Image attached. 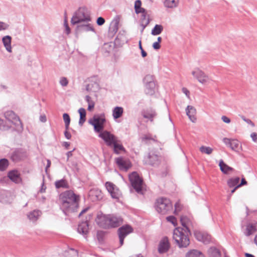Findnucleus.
<instances>
[{
    "label": "nucleus",
    "instance_id": "obj_1",
    "mask_svg": "<svg viewBox=\"0 0 257 257\" xmlns=\"http://www.w3.org/2000/svg\"><path fill=\"white\" fill-rule=\"evenodd\" d=\"M180 221L183 227H178L174 230L173 238L180 248L187 247L190 244L189 235L191 234L192 222L186 216H181Z\"/></svg>",
    "mask_w": 257,
    "mask_h": 257
},
{
    "label": "nucleus",
    "instance_id": "obj_2",
    "mask_svg": "<svg viewBox=\"0 0 257 257\" xmlns=\"http://www.w3.org/2000/svg\"><path fill=\"white\" fill-rule=\"evenodd\" d=\"M79 199V196L71 190L66 191L60 195V207L66 215L70 212L77 211Z\"/></svg>",
    "mask_w": 257,
    "mask_h": 257
},
{
    "label": "nucleus",
    "instance_id": "obj_3",
    "mask_svg": "<svg viewBox=\"0 0 257 257\" xmlns=\"http://www.w3.org/2000/svg\"><path fill=\"white\" fill-rule=\"evenodd\" d=\"M98 225L104 229L116 228L120 226L123 222L121 217L113 214H98L95 219Z\"/></svg>",
    "mask_w": 257,
    "mask_h": 257
},
{
    "label": "nucleus",
    "instance_id": "obj_4",
    "mask_svg": "<svg viewBox=\"0 0 257 257\" xmlns=\"http://www.w3.org/2000/svg\"><path fill=\"white\" fill-rule=\"evenodd\" d=\"M91 20L90 13L86 7L79 8L73 14L71 23L74 25L82 23H88Z\"/></svg>",
    "mask_w": 257,
    "mask_h": 257
},
{
    "label": "nucleus",
    "instance_id": "obj_5",
    "mask_svg": "<svg viewBox=\"0 0 257 257\" xmlns=\"http://www.w3.org/2000/svg\"><path fill=\"white\" fill-rule=\"evenodd\" d=\"M105 122L106 119L104 113L94 115L88 121L89 123L93 126L94 131L99 134L103 131Z\"/></svg>",
    "mask_w": 257,
    "mask_h": 257
},
{
    "label": "nucleus",
    "instance_id": "obj_6",
    "mask_svg": "<svg viewBox=\"0 0 257 257\" xmlns=\"http://www.w3.org/2000/svg\"><path fill=\"white\" fill-rule=\"evenodd\" d=\"M172 204L169 199L161 198L157 200L155 208L157 211L161 214H166L172 209Z\"/></svg>",
    "mask_w": 257,
    "mask_h": 257
},
{
    "label": "nucleus",
    "instance_id": "obj_7",
    "mask_svg": "<svg viewBox=\"0 0 257 257\" xmlns=\"http://www.w3.org/2000/svg\"><path fill=\"white\" fill-rule=\"evenodd\" d=\"M6 118L11 122L14 125L17 132H21L23 130L22 123L19 117L13 111H7L5 113Z\"/></svg>",
    "mask_w": 257,
    "mask_h": 257
},
{
    "label": "nucleus",
    "instance_id": "obj_8",
    "mask_svg": "<svg viewBox=\"0 0 257 257\" xmlns=\"http://www.w3.org/2000/svg\"><path fill=\"white\" fill-rule=\"evenodd\" d=\"M129 180L132 187L139 194H143L142 185L143 181L136 172H132L129 175Z\"/></svg>",
    "mask_w": 257,
    "mask_h": 257
},
{
    "label": "nucleus",
    "instance_id": "obj_9",
    "mask_svg": "<svg viewBox=\"0 0 257 257\" xmlns=\"http://www.w3.org/2000/svg\"><path fill=\"white\" fill-rule=\"evenodd\" d=\"M162 157L156 152L151 151L144 159L145 164L149 165L153 167H157L161 162Z\"/></svg>",
    "mask_w": 257,
    "mask_h": 257
},
{
    "label": "nucleus",
    "instance_id": "obj_10",
    "mask_svg": "<svg viewBox=\"0 0 257 257\" xmlns=\"http://www.w3.org/2000/svg\"><path fill=\"white\" fill-rule=\"evenodd\" d=\"M144 82L146 93L150 95H153L155 93L156 87L153 76L151 75H146L144 78Z\"/></svg>",
    "mask_w": 257,
    "mask_h": 257
},
{
    "label": "nucleus",
    "instance_id": "obj_11",
    "mask_svg": "<svg viewBox=\"0 0 257 257\" xmlns=\"http://www.w3.org/2000/svg\"><path fill=\"white\" fill-rule=\"evenodd\" d=\"M98 137L103 140L106 146L109 147H111L115 141L118 139L117 137L106 130L100 132Z\"/></svg>",
    "mask_w": 257,
    "mask_h": 257
},
{
    "label": "nucleus",
    "instance_id": "obj_12",
    "mask_svg": "<svg viewBox=\"0 0 257 257\" xmlns=\"http://www.w3.org/2000/svg\"><path fill=\"white\" fill-rule=\"evenodd\" d=\"M223 142L228 147H229L232 150L235 152L239 153L242 150L241 145L237 140L225 138L223 139Z\"/></svg>",
    "mask_w": 257,
    "mask_h": 257
},
{
    "label": "nucleus",
    "instance_id": "obj_13",
    "mask_svg": "<svg viewBox=\"0 0 257 257\" xmlns=\"http://www.w3.org/2000/svg\"><path fill=\"white\" fill-rule=\"evenodd\" d=\"M133 231V228L129 225H124L118 228L117 232L120 245H123L124 238Z\"/></svg>",
    "mask_w": 257,
    "mask_h": 257
},
{
    "label": "nucleus",
    "instance_id": "obj_14",
    "mask_svg": "<svg viewBox=\"0 0 257 257\" xmlns=\"http://www.w3.org/2000/svg\"><path fill=\"white\" fill-rule=\"evenodd\" d=\"M191 73L194 77L202 84H205L209 81V77L203 71L198 68H195L192 71Z\"/></svg>",
    "mask_w": 257,
    "mask_h": 257
},
{
    "label": "nucleus",
    "instance_id": "obj_15",
    "mask_svg": "<svg viewBox=\"0 0 257 257\" xmlns=\"http://www.w3.org/2000/svg\"><path fill=\"white\" fill-rule=\"evenodd\" d=\"M105 187L108 193L110 194L111 197L113 199H118L119 196V191L117 187L112 183L106 182L105 183Z\"/></svg>",
    "mask_w": 257,
    "mask_h": 257
},
{
    "label": "nucleus",
    "instance_id": "obj_16",
    "mask_svg": "<svg viewBox=\"0 0 257 257\" xmlns=\"http://www.w3.org/2000/svg\"><path fill=\"white\" fill-rule=\"evenodd\" d=\"M194 234L197 240L205 244L209 243L211 240L210 235L205 232L195 230L194 232Z\"/></svg>",
    "mask_w": 257,
    "mask_h": 257
},
{
    "label": "nucleus",
    "instance_id": "obj_17",
    "mask_svg": "<svg viewBox=\"0 0 257 257\" xmlns=\"http://www.w3.org/2000/svg\"><path fill=\"white\" fill-rule=\"evenodd\" d=\"M120 17L119 16H115L110 23L108 35L110 37H113L118 31V24L119 23Z\"/></svg>",
    "mask_w": 257,
    "mask_h": 257
},
{
    "label": "nucleus",
    "instance_id": "obj_18",
    "mask_svg": "<svg viewBox=\"0 0 257 257\" xmlns=\"http://www.w3.org/2000/svg\"><path fill=\"white\" fill-rule=\"evenodd\" d=\"M141 114L144 118L152 122L157 116V113L155 109L150 107L143 110Z\"/></svg>",
    "mask_w": 257,
    "mask_h": 257
},
{
    "label": "nucleus",
    "instance_id": "obj_19",
    "mask_svg": "<svg viewBox=\"0 0 257 257\" xmlns=\"http://www.w3.org/2000/svg\"><path fill=\"white\" fill-rule=\"evenodd\" d=\"M170 247V243L167 237H164L160 241L158 245V252L160 253L167 252Z\"/></svg>",
    "mask_w": 257,
    "mask_h": 257
},
{
    "label": "nucleus",
    "instance_id": "obj_20",
    "mask_svg": "<svg viewBox=\"0 0 257 257\" xmlns=\"http://www.w3.org/2000/svg\"><path fill=\"white\" fill-rule=\"evenodd\" d=\"M26 157V152L21 149H17L11 154V158L14 162H18Z\"/></svg>",
    "mask_w": 257,
    "mask_h": 257
},
{
    "label": "nucleus",
    "instance_id": "obj_21",
    "mask_svg": "<svg viewBox=\"0 0 257 257\" xmlns=\"http://www.w3.org/2000/svg\"><path fill=\"white\" fill-rule=\"evenodd\" d=\"M257 231L256 224L254 223H248L243 229V234L247 237L254 234Z\"/></svg>",
    "mask_w": 257,
    "mask_h": 257
},
{
    "label": "nucleus",
    "instance_id": "obj_22",
    "mask_svg": "<svg viewBox=\"0 0 257 257\" xmlns=\"http://www.w3.org/2000/svg\"><path fill=\"white\" fill-rule=\"evenodd\" d=\"M8 177L12 182L16 184H20L22 182L20 173L17 170L10 171L8 173Z\"/></svg>",
    "mask_w": 257,
    "mask_h": 257
},
{
    "label": "nucleus",
    "instance_id": "obj_23",
    "mask_svg": "<svg viewBox=\"0 0 257 257\" xmlns=\"http://www.w3.org/2000/svg\"><path fill=\"white\" fill-rule=\"evenodd\" d=\"M115 162L120 170L127 171L131 167L129 162L125 161L122 157H118L115 159Z\"/></svg>",
    "mask_w": 257,
    "mask_h": 257
},
{
    "label": "nucleus",
    "instance_id": "obj_24",
    "mask_svg": "<svg viewBox=\"0 0 257 257\" xmlns=\"http://www.w3.org/2000/svg\"><path fill=\"white\" fill-rule=\"evenodd\" d=\"M186 111L190 120L192 122H195L196 121V117L195 116L196 110L195 107L191 105H188L186 108Z\"/></svg>",
    "mask_w": 257,
    "mask_h": 257
},
{
    "label": "nucleus",
    "instance_id": "obj_25",
    "mask_svg": "<svg viewBox=\"0 0 257 257\" xmlns=\"http://www.w3.org/2000/svg\"><path fill=\"white\" fill-rule=\"evenodd\" d=\"M89 225L87 221H82L78 225L77 228L78 232L85 236L88 232Z\"/></svg>",
    "mask_w": 257,
    "mask_h": 257
},
{
    "label": "nucleus",
    "instance_id": "obj_26",
    "mask_svg": "<svg viewBox=\"0 0 257 257\" xmlns=\"http://www.w3.org/2000/svg\"><path fill=\"white\" fill-rule=\"evenodd\" d=\"M42 212L39 209H35L27 214L28 219L32 222H36L41 215Z\"/></svg>",
    "mask_w": 257,
    "mask_h": 257
},
{
    "label": "nucleus",
    "instance_id": "obj_27",
    "mask_svg": "<svg viewBox=\"0 0 257 257\" xmlns=\"http://www.w3.org/2000/svg\"><path fill=\"white\" fill-rule=\"evenodd\" d=\"M3 44L6 48V50L9 53L12 52V48L11 46L12 37L10 36L7 35L2 38Z\"/></svg>",
    "mask_w": 257,
    "mask_h": 257
},
{
    "label": "nucleus",
    "instance_id": "obj_28",
    "mask_svg": "<svg viewBox=\"0 0 257 257\" xmlns=\"http://www.w3.org/2000/svg\"><path fill=\"white\" fill-rule=\"evenodd\" d=\"M111 147L113 148L114 153L117 155L119 154L121 152L125 151V148L121 144L120 141L118 139L115 141Z\"/></svg>",
    "mask_w": 257,
    "mask_h": 257
},
{
    "label": "nucleus",
    "instance_id": "obj_29",
    "mask_svg": "<svg viewBox=\"0 0 257 257\" xmlns=\"http://www.w3.org/2000/svg\"><path fill=\"white\" fill-rule=\"evenodd\" d=\"M219 166L221 172L225 174H229L230 172H233L234 169L225 164L222 160H220Z\"/></svg>",
    "mask_w": 257,
    "mask_h": 257
},
{
    "label": "nucleus",
    "instance_id": "obj_30",
    "mask_svg": "<svg viewBox=\"0 0 257 257\" xmlns=\"http://www.w3.org/2000/svg\"><path fill=\"white\" fill-rule=\"evenodd\" d=\"M127 42L125 37V32L124 31H120L115 39V43L118 45L123 44Z\"/></svg>",
    "mask_w": 257,
    "mask_h": 257
},
{
    "label": "nucleus",
    "instance_id": "obj_31",
    "mask_svg": "<svg viewBox=\"0 0 257 257\" xmlns=\"http://www.w3.org/2000/svg\"><path fill=\"white\" fill-rule=\"evenodd\" d=\"M86 24H81L77 26V28L79 30L84 32H89L92 31L94 32V29L93 28L92 25L88 23H86Z\"/></svg>",
    "mask_w": 257,
    "mask_h": 257
},
{
    "label": "nucleus",
    "instance_id": "obj_32",
    "mask_svg": "<svg viewBox=\"0 0 257 257\" xmlns=\"http://www.w3.org/2000/svg\"><path fill=\"white\" fill-rule=\"evenodd\" d=\"M123 112V109L120 106H116L112 110V116L114 119L120 118Z\"/></svg>",
    "mask_w": 257,
    "mask_h": 257
},
{
    "label": "nucleus",
    "instance_id": "obj_33",
    "mask_svg": "<svg viewBox=\"0 0 257 257\" xmlns=\"http://www.w3.org/2000/svg\"><path fill=\"white\" fill-rule=\"evenodd\" d=\"M179 4V0H165L164 5L166 8L173 9L176 8Z\"/></svg>",
    "mask_w": 257,
    "mask_h": 257
},
{
    "label": "nucleus",
    "instance_id": "obj_34",
    "mask_svg": "<svg viewBox=\"0 0 257 257\" xmlns=\"http://www.w3.org/2000/svg\"><path fill=\"white\" fill-rule=\"evenodd\" d=\"M186 257H205L204 254L200 251L193 249L188 251L186 254Z\"/></svg>",
    "mask_w": 257,
    "mask_h": 257
},
{
    "label": "nucleus",
    "instance_id": "obj_35",
    "mask_svg": "<svg viewBox=\"0 0 257 257\" xmlns=\"http://www.w3.org/2000/svg\"><path fill=\"white\" fill-rule=\"evenodd\" d=\"M239 177H232L227 180V184L229 187L233 188L239 184Z\"/></svg>",
    "mask_w": 257,
    "mask_h": 257
},
{
    "label": "nucleus",
    "instance_id": "obj_36",
    "mask_svg": "<svg viewBox=\"0 0 257 257\" xmlns=\"http://www.w3.org/2000/svg\"><path fill=\"white\" fill-rule=\"evenodd\" d=\"M78 112L80 115L79 124L82 125L86 120V110L83 108H80L78 109Z\"/></svg>",
    "mask_w": 257,
    "mask_h": 257
},
{
    "label": "nucleus",
    "instance_id": "obj_37",
    "mask_svg": "<svg viewBox=\"0 0 257 257\" xmlns=\"http://www.w3.org/2000/svg\"><path fill=\"white\" fill-rule=\"evenodd\" d=\"M209 257H220V251L215 247H211L208 249Z\"/></svg>",
    "mask_w": 257,
    "mask_h": 257
},
{
    "label": "nucleus",
    "instance_id": "obj_38",
    "mask_svg": "<svg viewBox=\"0 0 257 257\" xmlns=\"http://www.w3.org/2000/svg\"><path fill=\"white\" fill-rule=\"evenodd\" d=\"M163 31V27L161 25L156 24L151 31V34L153 36L160 35Z\"/></svg>",
    "mask_w": 257,
    "mask_h": 257
},
{
    "label": "nucleus",
    "instance_id": "obj_39",
    "mask_svg": "<svg viewBox=\"0 0 257 257\" xmlns=\"http://www.w3.org/2000/svg\"><path fill=\"white\" fill-rule=\"evenodd\" d=\"M55 187L56 188H69V185L67 181L64 179H61L60 180H58L55 182Z\"/></svg>",
    "mask_w": 257,
    "mask_h": 257
},
{
    "label": "nucleus",
    "instance_id": "obj_40",
    "mask_svg": "<svg viewBox=\"0 0 257 257\" xmlns=\"http://www.w3.org/2000/svg\"><path fill=\"white\" fill-rule=\"evenodd\" d=\"M142 2L141 0H137L135 3V10L136 14H138L142 12H144L146 9L142 8Z\"/></svg>",
    "mask_w": 257,
    "mask_h": 257
},
{
    "label": "nucleus",
    "instance_id": "obj_41",
    "mask_svg": "<svg viewBox=\"0 0 257 257\" xmlns=\"http://www.w3.org/2000/svg\"><path fill=\"white\" fill-rule=\"evenodd\" d=\"M9 166V161L6 159H2L0 160V171H5Z\"/></svg>",
    "mask_w": 257,
    "mask_h": 257
},
{
    "label": "nucleus",
    "instance_id": "obj_42",
    "mask_svg": "<svg viewBox=\"0 0 257 257\" xmlns=\"http://www.w3.org/2000/svg\"><path fill=\"white\" fill-rule=\"evenodd\" d=\"M200 151L202 153H205L207 155H210L212 152V149L209 147H206L202 146L199 149Z\"/></svg>",
    "mask_w": 257,
    "mask_h": 257
},
{
    "label": "nucleus",
    "instance_id": "obj_43",
    "mask_svg": "<svg viewBox=\"0 0 257 257\" xmlns=\"http://www.w3.org/2000/svg\"><path fill=\"white\" fill-rule=\"evenodd\" d=\"M68 253L71 254L72 257H78V250L72 248H69L68 250L65 251L64 255H67Z\"/></svg>",
    "mask_w": 257,
    "mask_h": 257
},
{
    "label": "nucleus",
    "instance_id": "obj_44",
    "mask_svg": "<svg viewBox=\"0 0 257 257\" xmlns=\"http://www.w3.org/2000/svg\"><path fill=\"white\" fill-rule=\"evenodd\" d=\"M142 14L141 17V22H145V21L147 22V20H150V18L149 15L147 14V12L146 10H145L144 12H141Z\"/></svg>",
    "mask_w": 257,
    "mask_h": 257
},
{
    "label": "nucleus",
    "instance_id": "obj_45",
    "mask_svg": "<svg viewBox=\"0 0 257 257\" xmlns=\"http://www.w3.org/2000/svg\"><path fill=\"white\" fill-rule=\"evenodd\" d=\"M166 219L168 222H171L174 226L177 224L176 218L174 216H169L167 217Z\"/></svg>",
    "mask_w": 257,
    "mask_h": 257
},
{
    "label": "nucleus",
    "instance_id": "obj_46",
    "mask_svg": "<svg viewBox=\"0 0 257 257\" xmlns=\"http://www.w3.org/2000/svg\"><path fill=\"white\" fill-rule=\"evenodd\" d=\"M9 27V25L3 22L0 21V31L7 30Z\"/></svg>",
    "mask_w": 257,
    "mask_h": 257
},
{
    "label": "nucleus",
    "instance_id": "obj_47",
    "mask_svg": "<svg viewBox=\"0 0 257 257\" xmlns=\"http://www.w3.org/2000/svg\"><path fill=\"white\" fill-rule=\"evenodd\" d=\"M181 208L182 206L181 204L179 202H176L175 204L174 213H178L181 210Z\"/></svg>",
    "mask_w": 257,
    "mask_h": 257
},
{
    "label": "nucleus",
    "instance_id": "obj_48",
    "mask_svg": "<svg viewBox=\"0 0 257 257\" xmlns=\"http://www.w3.org/2000/svg\"><path fill=\"white\" fill-rule=\"evenodd\" d=\"M9 126L5 124L4 120L0 118V130L5 131L9 129Z\"/></svg>",
    "mask_w": 257,
    "mask_h": 257
},
{
    "label": "nucleus",
    "instance_id": "obj_49",
    "mask_svg": "<svg viewBox=\"0 0 257 257\" xmlns=\"http://www.w3.org/2000/svg\"><path fill=\"white\" fill-rule=\"evenodd\" d=\"M68 81L66 77H63L60 80V84L62 86H66L68 85Z\"/></svg>",
    "mask_w": 257,
    "mask_h": 257
},
{
    "label": "nucleus",
    "instance_id": "obj_50",
    "mask_svg": "<svg viewBox=\"0 0 257 257\" xmlns=\"http://www.w3.org/2000/svg\"><path fill=\"white\" fill-rule=\"evenodd\" d=\"M63 118L65 123H70V117L68 113H64Z\"/></svg>",
    "mask_w": 257,
    "mask_h": 257
},
{
    "label": "nucleus",
    "instance_id": "obj_51",
    "mask_svg": "<svg viewBox=\"0 0 257 257\" xmlns=\"http://www.w3.org/2000/svg\"><path fill=\"white\" fill-rule=\"evenodd\" d=\"M104 23L105 20L103 18L100 17L97 18L96 23L98 26H102Z\"/></svg>",
    "mask_w": 257,
    "mask_h": 257
},
{
    "label": "nucleus",
    "instance_id": "obj_52",
    "mask_svg": "<svg viewBox=\"0 0 257 257\" xmlns=\"http://www.w3.org/2000/svg\"><path fill=\"white\" fill-rule=\"evenodd\" d=\"M150 23V20H147V21H145V22H141V25L142 27V30L141 31V32L142 33L145 28Z\"/></svg>",
    "mask_w": 257,
    "mask_h": 257
},
{
    "label": "nucleus",
    "instance_id": "obj_53",
    "mask_svg": "<svg viewBox=\"0 0 257 257\" xmlns=\"http://www.w3.org/2000/svg\"><path fill=\"white\" fill-rule=\"evenodd\" d=\"M91 81L94 82V84L96 87V89L98 88V84L97 83V77L96 76H94L92 77L91 78Z\"/></svg>",
    "mask_w": 257,
    "mask_h": 257
},
{
    "label": "nucleus",
    "instance_id": "obj_54",
    "mask_svg": "<svg viewBox=\"0 0 257 257\" xmlns=\"http://www.w3.org/2000/svg\"><path fill=\"white\" fill-rule=\"evenodd\" d=\"M221 119L222 121L226 123H229L230 122V119L227 117L226 116L223 115L221 117Z\"/></svg>",
    "mask_w": 257,
    "mask_h": 257
},
{
    "label": "nucleus",
    "instance_id": "obj_55",
    "mask_svg": "<svg viewBox=\"0 0 257 257\" xmlns=\"http://www.w3.org/2000/svg\"><path fill=\"white\" fill-rule=\"evenodd\" d=\"M153 47L155 50H158L160 48L161 45L160 44V43L155 42L153 44Z\"/></svg>",
    "mask_w": 257,
    "mask_h": 257
},
{
    "label": "nucleus",
    "instance_id": "obj_56",
    "mask_svg": "<svg viewBox=\"0 0 257 257\" xmlns=\"http://www.w3.org/2000/svg\"><path fill=\"white\" fill-rule=\"evenodd\" d=\"M182 92L186 95V96L189 98L190 92L185 87H183L182 89Z\"/></svg>",
    "mask_w": 257,
    "mask_h": 257
},
{
    "label": "nucleus",
    "instance_id": "obj_57",
    "mask_svg": "<svg viewBox=\"0 0 257 257\" xmlns=\"http://www.w3.org/2000/svg\"><path fill=\"white\" fill-rule=\"evenodd\" d=\"M250 137L252 141L254 142H257V134L255 133H252L250 134Z\"/></svg>",
    "mask_w": 257,
    "mask_h": 257
},
{
    "label": "nucleus",
    "instance_id": "obj_58",
    "mask_svg": "<svg viewBox=\"0 0 257 257\" xmlns=\"http://www.w3.org/2000/svg\"><path fill=\"white\" fill-rule=\"evenodd\" d=\"M242 119L247 122L248 124L251 125L252 126H254V124L253 122L249 119L245 118L244 117H242Z\"/></svg>",
    "mask_w": 257,
    "mask_h": 257
},
{
    "label": "nucleus",
    "instance_id": "obj_59",
    "mask_svg": "<svg viewBox=\"0 0 257 257\" xmlns=\"http://www.w3.org/2000/svg\"><path fill=\"white\" fill-rule=\"evenodd\" d=\"M247 184V181L245 180L244 178H242L241 180V182L240 184L237 185V187H240L243 185H245Z\"/></svg>",
    "mask_w": 257,
    "mask_h": 257
},
{
    "label": "nucleus",
    "instance_id": "obj_60",
    "mask_svg": "<svg viewBox=\"0 0 257 257\" xmlns=\"http://www.w3.org/2000/svg\"><path fill=\"white\" fill-rule=\"evenodd\" d=\"M64 136H65V138L67 139L70 140L71 139V135L68 131H65L64 132Z\"/></svg>",
    "mask_w": 257,
    "mask_h": 257
},
{
    "label": "nucleus",
    "instance_id": "obj_61",
    "mask_svg": "<svg viewBox=\"0 0 257 257\" xmlns=\"http://www.w3.org/2000/svg\"><path fill=\"white\" fill-rule=\"evenodd\" d=\"M94 107V103L93 102H91L90 103L88 104V110H91L92 109H93Z\"/></svg>",
    "mask_w": 257,
    "mask_h": 257
},
{
    "label": "nucleus",
    "instance_id": "obj_62",
    "mask_svg": "<svg viewBox=\"0 0 257 257\" xmlns=\"http://www.w3.org/2000/svg\"><path fill=\"white\" fill-rule=\"evenodd\" d=\"M85 100L88 104L90 103L91 102V98L89 95H86L85 98Z\"/></svg>",
    "mask_w": 257,
    "mask_h": 257
},
{
    "label": "nucleus",
    "instance_id": "obj_63",
    "mask_svg": "<svg viewBox=\"0 0 257 257\" xmlns=\"http://www.w3.org/2000/svg\"><path fill=\"white\" fill-rule=\"evenodd\" d=\"M65 33L67 35L69 34L71 32L70 28H69V26H67L66 27H65Z\"/></svg>",
    "mask_w": 257,
    "mask_h": 257
},
{
    "label": "nucleus",
    "instance_id": "obj_64",
    "mask_svg": "<svg viewBox=\"0 0 257 257\" xmlns=\"http://www.w3.org/2000/svg\"><path fill=\"white\" fill-rule=\"evenodd\" d=\"M40 120L41 121L43 122H45L46 121L47 119L45 115H41L40 117Z\"/></svg>",
    "mask_w": 257,
    "mask_h": 257
}]
</instances>
